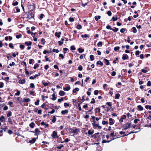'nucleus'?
<instances>
[{
  "label": "nucleus",
  "instance_id": "29",
  "mask_svg": "<svg viewBox=\"0 0 151 151\" xmlns=\"http://www.w3.org/2000/svg\"><path fill=\"white\" fill-rule=\"evenodd\" d=\"M81 37L83 38L84 37H85V38H86L87 37L89 38L90 37V35H87L86 34H85L84 35H81Z\"/></svg>",
  "mask_w": 151,
  "mask_h": 151
},
{
  "label": "nucleus",
  "instance_id": "43",
  "mask_svg": "<svg viewBox=\"0 0 151 151\" xmlns=\"http://www.w3.org/2000/svg\"><path fill=\"white\" fill-rule=\"evenodd\" d=\"M40 100L38 99L37 100V101L35 102V104L36 106H38L39 104Z\"/></svg>",
  "mask_w": 151,
  "mask_h": 151
},
{
  "label": "nucleus",
  "instance_id": "41",
  "mask_svg": "<svg viewBox=\"0 0 151 151\" xmlns=\"http://www.w3.org/2000/svg\"><path fill=\"white\" fill-rule=\"evenodd\" d=\"M90 60L91 61H93L94 59V56L93 55H90Z\"/></svg>",
  "mask_w": 151,
  "mask_h": 151
},
{
  "label": "nucleus",
  "instance_id": "12",
  "mask_svg": "<svg viewBox=\"0 0 151 151\" xmlns=\"http://www.w3.org/2000/svg\"><path fill=\"white\" fill-rule=\"evenodd\" d=\"M61 34V32H56L55 33V36L57 37L58 38H59L60 37V35Z\"/></svg>",
  "mask_w": 151,
  "mask_h": 151
},
{
  "label": "nucleus",
  "instance_id": "15",
  "mask_svg": "<svg viewBox=\"0 0 151 151\" xmlns=\"http://www.w3.org/2000/svg\"><path fill=\"white\" fill-rule=\"evenodd\" d=\"M24 44L28 46H30L32 44V42L31 41H26L25 42Z\"/></svg>",
  "mask_w": 151,
  "mask_h": 151
},
{
  "label": "nucleus",
  "instance_id": "32",
  "mask_svg": "<svg viewBox=\"0 0 151 151\" xmlns=\"http://www.w3.org/2000/svg\"><path fill=\"white\" fill-rule=\"evenodd\" d=\"M12 115V112L10 111H9L8 113L7 114V117H10Z\"/></svg>",
  "mask_w": 151,
  "mask_h": 151
},
{
  "label": "nucleus",
  "instance_id": "39",
  "mask_svg": "<svg viewBox=\"0 0 151 151\" xmlns=\"http://www.w3.org/2000/svg\"><path fill=\"white\" fill-rule=\"evenodd\" d=\"M110 136L112 137H114L115 136L114 131L112 130L111 131V132L110 134Z\"/></svg>",
  "mask_w": 151,
  "mask_h": 151
},
{
  "label": "nucleus",
  "instance_id": "61",
  "mask_svg": "<svg viewBox=\"0 0 151 151\" xmlns=\"http://www.w3.org/2000/svg\"><path fill=\"white\" fill-rule=\"evenodd\" d=\"M106 104L108 105L109 106H112L111 103V102H107L106 103Z\"/></svg>",
  "mask_w": 151,
  "mask_h": 151
},
{
  "label": "nucleus",
  "instance_id": "4",
  "mask_svg": "<svg viewBox=\"0 0 151 151\" xmlns=\"http://www.w3.org/2000/svg\"><path fill=\"white\" fill-rule=\"evenodd\" d=\"M51 136L53 139L58 138L59 137V136L57 135V132H56L55 131L53 132Z\"/></svg>",
  "mask_w": 151,
  "mask_h": 151
},
{
  "label": "nucleus",
  "instance_id": "54",
  "mask_svg": "<svg viewBox=\"0 0 151 151\" xmlns=\"http://www.w3.org/2000/svg\"><path fill=\"white\" fill-rule=\"evenodd\" d=\"M102 124L103 125L107 124H108V121H103Z\"/></svg>",
  "mask_w": 151,
  "mask_h": 151
},
{
  "label": "nucleus",
  "instance_id": "23",
  "mask_svg": "<svg viewBox=\"0 0 151 151\" xmlns=\"http://www.w3.org/2000/svg\"><path fill=\"white\" fill-rule=\"evenodd\" d=\"M132 32L134 33H136L137 32V29L135 27H132Z\"/></svg>",
  "mask_w": 151,
  "mask_h": 151
},
{
  "label": "nucleus",
  "instance_id": "7",
  "mask_svg": "<svg viewBox=\"0 0 151 151\" xmlns=\"http://www.w3.org/2000/svg\"><path fill=\"white\" fill-rule=\"evenodd\" d=\"M99 133L98 132L97 133H95L92 136V137H94V138H99L100 137Z\"/></svg>",
  "mask_w": 151,
  "mask_h": 151
},
{
  "label": "nucleus",
  "instance_id": "40",
  "mask_svg": "<svg viewBox=\"0 0 151 151\" xmlns=\"http://www.w3.org/2000/svg\"><path fill=\"white\" fill-rule=\"evenodd\" d=\"M103 45L102 42L100 41L97 44V46L98 47L102 46Z\"/></svg>",
  "mask_w": 151,
  "mask_h": 151
},
{
  "label": "nucleus",
  "instance_id": "16",
  "mask_svg": "<svg viewBox=\"0 0 151 151\" xmlns=\"http://www.w3.org/2000/svg\"><path fill=\"white\" fill-rule=\"evenodd\" d=\"M137 107L139 110L140 111H142L143 110V108L141 105H138Z\"/></svg>",
  "mask_w": 151,
  "mask_h": 151
},
{
  "label": "nucleus",
  "instance_id": "49",
  "mask_svg": "<svg viewBox=\"0 0 151 151\" xmlns=\"http://www.w3.org/2000/svg\"><path fill=\"white\" fill-rule=\"evenodd\" d=\"M9 47L12 49H14V47L13 46V44L12 43H10L9 44Z\"/></svg>",
  "mask_w": 151,
  "mask_h": 151
},
{
  "label": "nucleus",
  "instance_id": "14",
  "mask_svg": "<svg viewBox=\"0 0 151 151\" xmlns=\"http://www.w3.org/2000/svg\"><path fill=\"white\" fill-rule=\"evenodd\" d=\"M68 112V111L67 109H65L64 110H62L61 111V113L63 115H65V114H67Z\"/></svg>",
  "mask_w": 151,
  "mask_h": 151
},
{
  "label": "nucleus",
  "instance_id": "63",
  "mask_svg": "<svg viewBox=\"0 0 151 151\" xmlns=\"http://www.w3.org/2000/svg\"><path fill=\"white\" fill-rule=\"evenodd\" d=\"M69 21L70 22H73L74 21V19L73 18V17H70L69 18Z\"/></svg>",
  "mask_w": 151,
  "mask_h": 151
},
{
  "label": "nucleus",
  "instance_id": "33",
  "mask_svg": "<svg viewBox=\"0 0 151 151\" xmlns=\"http://www.w3.org/2000/svg\"><path fill=\"white\" fill-rule=\"evenodd\" d=\"M79 88H76L75 89H73V93H75L76 91H79Z\"/></svg>",
  "mask_w": 151,
  "mask_h": 151
},
{
  "label": "nucleus",
  "instance_id": "60",
  "mask_svg": "<svg viewBox=\"0 0 151 151\" xmlns=\"http://www.w3.org/2000/svg\"><path fill=\"white\" fill-rule=\"evenodd\" d=\"M4 83H3L0 82V88H2L4 87Z\"/></svg>",
  "mask_w": 151,
  "mask_h": 151
},
{
  "label": "nucleus",
  "instance_id": "64",
  "mask_svg": "<svg viewBox=\"0 0 151 151\" xmlns=\"http://www.w3.org/2000/svg\"><path fill=\"white\" fill-rule=\"evenodd\" d=\"M147 86H151V82L149 81L147 82Z\"/></svg>",
  "mask_w": 151,
  "mask_h": 151
},
{
  "label": "nucleus",
  "instance_id": "36",
  "mask_svg": "<svg viewBox=\"0 0 151 151\" xmlns=\"http://www.w3.org/2000/svg\"><path fill=\"white\" fill-rule=\"evenodd\" d=\"M118 19V18L117 17V16H116V17H112L111 19V20H112L113 22H114L116 20H117Z\"/></svg>",
  "mask_w": 151,
  "mask_h": 151
},
{
  "label": "nucleus",
  "instance_id": "18",
  "mask_svg": "<svg viewBox=\"0 0 151 151\" xmlns=\"http://www.w3.org/2000/svg\"><path fill=\"white\" fill-rule=\"evenodd\" d=\"M94 110L96 113H100V109L99 107H97L96 108H95L94 109Z\"/></svg>",
  "mask_w": 151,
  "mask_h": 151
},
{
  "label": "nucleus",
  "instance_id": "59",
  "mask_svg": "<svg viewBox=\"0 0 151 151\" xmlns=\"http://www.w3.org/2000/svg\"><path fill=\"white\" fill-rule=\"evenodd\" d=\"M99 93V91L97 90H96L94 91V94L95 95H97Z\"/></svg>",
  "mask_w": 151,
  "mask_h": 151
},
{
  "label": "nucleus",
  "instance_id": "45",
  "mask_svg": "<svg viewBox=\"0 0 151 151\" xmlns=\"http://www.w3.org/2000/svg\"><path fill=\"white\" fill-rule=\"evenodd\" d=\"M64 146L63 145H60L59 146H57L56 148L60 149H61L62 147H63Z\"/></svg>",
  "mask_w": 151,
  "mask_h": 151
},
{
  "label": "nucleus",
  "instance_id": "22",
  "mask_svg": "<svg viewBox=\"0 0 151 151\" xmlns=\"http://www.w3.org/2000/svg\"><path fill=\"white\" fill-rule=\"evenodd\" d=\"M56 118L55 116H54L52 117V123H55L56 120Z\"/></svg>",
  "mask_w": 151,
  "mask_h": 151
},
{
  "label": "nucleus",
  "instance_id": "35",
  "mask_svg": "<svg viewBox=\"0 0 151 151\" xmlns=\"http://www.w3.org/2000/svg\"><path fill=\"white\" fill-rule=\"evenodd\" d=\"M145 107L147 109H149L151 110V106L146 105L145 106Z\"/></svg>",
  "mask_w": 151,
  "mask_h": 151
},
{
  "label": "nucleus",
  "instance_id": "6",
  "mask_svg": "<svg viewBox=\"0 0 151 151\" xmlns=\"http://www.w3.org/2000/svg\"><path fill=\"white\" fill-rule=\"evenodd\" d=\"M38 138V136H37L36 138H33L32 139L29 140V142L31 144L34 143L36 141V139Z\"/></svg>",
  "mask_w": 151,
  "mask_h": 151
},
{
  "label": "nucleus",
  "instance_id": "57",
  "mask_svg": "<svg viewBox=\"0 0 151 151\" xmlns=\"http://www.w3.org/2000/svg\"><path fill=\"white\" fill-rule=\"evenodd\" d=\"M30 88H34L35 87V85L33 83H31L30 84Z\"/></svg>",
  "mask_w": 151,
  "mask_h": 151
},
{
  "label": "nucleus",
  "instance_id": "26",
  "mask_svg": "<svg viewBox=\"0 0 151 151\" xmlns=\"http://www.w3.org/2000/svg\"><path fill=\"white\" fill-rule=\"evenodd\" d=\"M78 50L80 53H82L84 51V49L81 48H79Z\"/></svg>",
  "mask_w": 151,
  "mask_h": 151
},
{
  "label": "nucleus",
  "instance_id": "48",
  "mask_svg": "<svg viewBox=\"0 0 151 151\" xmlns=\"http://www.w3.org/2000/svg\"><path fill=\"white\" fill-rule=\"evenodd\" d=\"M53 104H49V105H47V106L49 107V108H50V109H52L54 108V106H53L52 105Z\"/></svg>",
  "mask_w": 151,
  "mask_h": 151
},
{
  "label": "nucleus",
  "instance_id": "13",
  "mask_svg": "<svg viewBox=\"0 0 151 151\" xmlns=\"http://www.w3.org/2000/svg\"><path fill=\"white\" fill-rule=\"evenodd\" d=\"M59 94L61 96H64L65 94V93L63 91H60L59 92Z\"/></svg>",
  "mask_w": 151,
  "mask_h": 151
},
{
  "label": "nucleus",
  "instance_id": "3",
  "mask_svg": "<svg viewBox=\"0 0 151 151\" xmlns=\"http://www.w3.org/2000/svg\"><path fill=\"white\" fill-rule=\"evenodd\" d=\"M96 122L95 120H93V122L92 123V125L94 128H96V127H97L99 129H101V127L99 125V124H96Z\"/></svg>",
  "mask_w": 151,
  "mask_h": 151
},
{
  "label": "nucleus",
  "instance_id": "37",
  "mask_svg": "<svg viewBox=\"0 0 151 151\" xmlns=\"http://www.w3.org/2000/svg\"><path fill=\"white\" fill-rule=\"evenodd\" d=\"M5 119V117L3 116H2L1 117H0V121L3 122L4 121V120Z\"/></svg>",
  "mask_w": 151,
  "mask_h": 151
},
{
  "label": "nucleus",
  "instance_id": "27",
  "mask_svg": "<svg viewBox=\"0 0 151 151\" xmlns=\"http://www.w3.org/2000/svg\"><path fill=\"white\" fill-rule=\"evenodd\" d=\"M52 98L51 99L53 101L57 99V97L55 96V95L54 93L52 95Z\"/></svg>",
  "mask_w": 151,
  "mask_h": 151
},
{
  "label": "nucleus",
  "instance_id": "42",
  "mask_svg": "<svg viewBox=\"0 0 151 151\" xmlns=\"http://www.w3.org/2000/svg\"><path fill=\"white\" fill-rule=\"evenodd\" d=\"M114 29L112 28V30L113 31H114V32H117L118 31V30H119L118 28H116V27H114Z\"/></svg>",
  "mask_w": 151,
  "mask_h": 151
},
{
  "label": "nucleus",
  "instance_id": "25",
  "mask_svg": "<svg viewBox=\"0 0 151 151\" xmlns=\"http://www.w3.org/2000/svg\"><path fill=\"white\" fill-rule=\"evenodd\" d=\"M35 125V123L33 122H32L30 124H29V126L31 128H33L34 126Z\"/></svg>",
  "mask_w": 151,
  "mask_h": 151
},
{
  "label": "nucleus",
  "instance_id": "56",
  "mask_svg": "<svg viewBox=\"0 0 151 151\" xmlns=\"http://www.w3.org/2000/svg\"><path fill=\"white\" fill-rule=\"evenodd\" d=\"M13 104V103L12 102L9 101L8 102V104L11 107H13V106H12V105Z\"/></svg>",
  "mask_w": 151,
  "mask_h": 151
},
{
  "label": "nucleus",
  "instance_id": "62",
  "mask_svg": "<svg viewBox=\"0 0 151 151\" xmlns=\"http://www.w3.org/2000/svg\"><path fill=\"white\" fill-rule=\"evenodd\" d=\"M64 99L62 97L61 99H58V101L59 102H61L62 101H63Z\"/></svg>",
  "mask_w": 151,
  "mask_h": 151
},
{
  "label": "nucleus",
  "instance_id": "8",
  "mask_svg": "<svg viewBox=\"0 0 151 151\" xmlns=\"http://www.w3.org/2000/svg\"><path fill=\"white\" fill-rule=\"evenodd\" d=\"M31 132H32L34 133H36V135L37 136L38 134H39L37 133H40V131L39 130V129L37 128H36L35 129V132L34 131H32Z\"/></svg>",
  "mask_w": 151,
  "mask_h": 151
},
{
  "label": "nucleus",
  "instance_id": "47",
  "mask_svg": "<svg viewBox=\"0 0 151 151\" xmlns=\"http://www.w3.org/2000/svg\"><path fill=\"white\" fill-rule=\"evenodd\" d=\"M76 49L75 47L73 45L71 46L70 47V49L72 50H75Z\"/></svg>",
  "mask_w": 151,
  "mask_h": 151
},
{
  "label": "nucleus",
  "instance_id": "30",
  "mask_svg": "<svg viewBox=\"0 0 151 151\" xmlns=\"http://www.w3.org/2000/svg\"><path fill=\"white\" fill-rule=\"evenodd\" d=\"M120 96V95L119 93H117L115 95V99H119V97Z\"/></svg>",
  "mask_w": 151,
  "mask_h": 151
},
{
  "label": "nucleus",
  "instance_id": "2",
  "mask_svg": "<svg viewBox=\"0 0 151 151\" xmlns=\"http://www.w3.org/2000/svg\"><path fill=\"white\" fill-rule=\"evenodd\" d=\"M132 124L131 123L128 122L122 126L123 130H126L129 128H130L131 127Z\"/></svg>",
  "mask_w": 151,
  "mask_h": 151
},
{
  "label": "nucleus",
  "instance_id": "46",
  "mask_svg": "<svg viewBox=\"0 0 151 151\" xmlns=\"http://www.w3.org/2000/svg\"><path fill=\"white\" fill-rule=\"evenodd\" d=\"M78 69L79 71H81L83 69L82 66L81 65H80L78 67Z\"/></svg>",
  "mask_w": 151,
  "mask_h": 151
},
{
  "label": "nucleus",
  "instance_id": "9",
  "mask_svg": "<svg viewBox=\"0 0 151 151\" xmlns=\"http://www.w3.org/2000/svg\"><path fill=\"white\" fill-rule=\"evenodd\" d=\"M128 56L127 54H125L123 55L122 59V60H124L128 59Z\"/></svg>",
  "mask_w": 151,
  "mask_h": 151
},
{
  "label": "nucleus",
  "instance_id": "28",
  "mask_svg": "<svg viewBox=\"0 0 151 151\" xmlns=\"http://www.w3.org/2000/svg\"><path fill=\"white\" fill-rule=\"evenodd\" d=\"M30 101V99L28 98L27 99H23V102H29Z\"/></svg>",
  "mask_w": 151,
  "mask_h": 151
},
{
  "label": "nucleus",
  "instance_id": "52",
  "mask_svg": "<svg viewBox=\"0 0 151 151\" xmlns=\"http://www.w3.org/2000/svg\"><path fill=\"white\" fill-rule=\"evenodd\" d=\"M22 37V35L21 34H19V35H17L16 36V37L17 39L20 38Z\"/></svg>",
  "mask_w": 151,
  "mask_h": 151
},
{
  "label": "nucleus",
  "instance_id": "34",
  "mask_svg": "<svg viewBox=\"0 0 151 151\" xmlns=\"http://www.w3.org/2000/svg\"><path fill=\"white\" fill-rule=\"evenodd\" d=\"M45 41L44 39L42 38L41 40V43L42 45H44L45 44Z\"/></svg>",
  "mask_w": 151,
  "mask_h": 151
},
{
  "label": "nucleus",
  "instance_id": "5",
  "mask_svg": "<svg viewBox=\"0 0 151 151\" xmlns=\"http://www.w3.org/2000/svg\"><path fill=\"white\" fill-rule=\"evenodd\" d=\"M73 129L72 130V132L75 134H76L80 131V129L79 128H77L76 127H73Z\"/></svg>",
  "mask_w": 151,
  "mask_h": 151
},
{
  "label": "nucleus",
  "instance_id": "38",
  "mask_svg": "<svg viewBox=\"0 0 151 151\" xmlns=\"http://www.w3.org/2000/svg\"><path fill=\"white\" fill-rule=\"evenodd\" d=\"M120 49V47L119 46L115 47L114 48V50L115 51H119Z\"/></svg>",
  "mask_w": 151,
  "mask_h": 151
},
{
  "label": "nucleus",
  "instance_id": "50",
  "mask_svg": "<svg viewBox=\"0 0 151 151\" xmlns=\"http://www.w3.org/2000/svg\"><path fill=\"white\" fill-rule=\"evenodd\" d=\"M39 64H38L37 63H36L34 65L33 68L34 69H35L37 68L39 66Z\"/></svg>",
  "mask_w": 151,
  "mask_h": 151
},
{
  "label": "nucleus",
  "instance_id": "1",
  "mask_svg": "<svg viewBox=\"0 0 151 151\" xmlns=\"http://www.w3.org/2000/svg\"><path fill=\"white\" fill-rule=\"evenodd\" d=\"M35 12L32 10L28 12H25L24 14L23 17H22L23 19H30L32 18L34 19Z\"/></svg>",
  "mask_w": 151,
  "mask_h": 151
},
{
  "label": "nucleus",
  "instance_id": "17",
  "mask_svg": "<svg viewBox=\"0 0 151 151\" xmlns=\"http://www.w3.org/2000/svg\"><path fill=\"white\" fill-rule=\"evenodd\" d=\"M8 122L10 124H13V122L12 121V119L11 118L9 117V118H8Z\"/></svg>",
  "mask_w": 151,
  "mask_h": 151
},
{
  "label": "nucleus",
  "instance_id": "19",
  "mask_svg": "<svg viewBox=\"0 0 151 151\" xmlns=\"http://www.w3.org/2000/svg\"><path fill=\"white\" fill-rule=\"evenodd\" d=\"M70 89V86H68L66 88H63V90L65 91H68Z\"/></svg>",
  "mask_w": 151,
  "mask_h": 151
},
{
  "label": "nucleus",
  "instance_id": "24",
  "mask_svg": "<svg viewBox=\"0 0 151 151\" xmlns=\"http://www.w3.org/2000/svg\"><path fill=\"white\" fill-rule=\"evenodd\" d=\"M104 60L106 62L105 64L106 65H108L110 64L109 61L106 58H104Z\"/></svg>",
  "mask_w": 151,
  "mask_h": 151
},
{
  "label": "nucleus",
  "instance_id": "55",
  "mask_svg": "<svg viewBox=\"0 0 151 151\" xmlns=\"http://www.w3.org/2000/svg\"><path fill=\"white\" fill-rule=\"evenodd\" d=\"M107 14L109 16H111L112 15V13L111 11H109L107 12Z\"/></svg>",
  "mask_w": 151,
  "mask_h": 151
},
{
  "label": "nucleus",
  "instance_id": "20",
  "mask_svg": "<svg viewBox=\"0 0 151 151\" xmlns=\"http://www.w3.org/2000/svg\"><path fill=\"white\" fill-rule=\"evenodd\" d=\"M18 2L16 1H14L12 3V5L14 6H15L18 5Z\"/></svg>",
  "mask_w": 151,
  "mask_h": 151
},
{
  "label": "nucleus",
  "instance_id": "51",
  "mask_svg": "<svg viewBox=\"0 0 151 151\" xmlns=\"http://www.w3.org/2000/svg\"><path fill=\"white\" fill-rule=\"evenodd\" d=\"M76 28L77 29H81L82 26H81V25L79 24L77 25V26H76Z\"/></svg>",
  "mask_w": 151,
  "mask_h": 151
},
{
  "label": "nucleus",
  "instance_id": "53",
  "mask_svg": "<svg viewBox=\"0 0 151 151\" xmlns=\"http://www.w3.org/2000/svg\"><path fill=\"white\" fill-rule=\"evenodd\" d=\"M106 28L108 29H110L112 30V28H111V26L108 25L106 26Z\"/></svg>",
  "mask_w": 151,
  "mask_h": 151
},
{
  "label": "nucleus",
  "instance_id": "44",
  "mask_svg": "<svg viewBox=\"0 0 151 151\" xmlns=\"http://www.w3.org/2000/svg\"><path fill=\"white\" fill-rule=\"evenodd\" d=\"M94 133L93 130L91 131L90 130H89L88 131V134L89 135H92Z\"/></svg>",
  "mask_w": 151,
  "mask_h": 151
},
{
  "label": "nucleus",
  "instance_id": "58",
  "mask_svg": "<svg viewBox=\"0 0 151 151\" xmlns=\"http://www.w3.org/2000/svg\"><path fill=\"white\" fill-rule=\"evenodd\" d=\"M20 48L22 50H23L24 48V46L23 45L21 44L20 45Z\"/></svg>",
  "mask_w": 151,
  "mask_h": 151
},
{
  "label": "nucleus",
  "instance_id": "10",
  "mask_svg": "<svg viewBox=\"0 0 151 151\" xmlns=\"http://www.w3.org/2000/svg\"><path fill=\"white\" fill-rule=\"evenodd\" d=\"M18 82L19 84H24L25 83L26 81L24 79H20L19 81Z\"/></svg>",
  "mask_w": 151,
  "mask_h": 151
},
{
  "label": "nucleus",
  "instance_id": "11",
  "mask_svg": "<svg viewBox=\"0 0 151 151\" xmlns=\"http://www.w3.org/2000/svg\"><path fill=\"white\" fill-rule=\"evenodd\" d=\"M137 131L134 132V131H131V132H129L127 134H124L121 137H125V136H127L128 135H129V134H131L134 133H137Z\"/></svg>",
  "mask_w": 151,
  "mask_h": 151
},
{
  "label": "nucleus",
  "instance_id": "31",
  "mask_svg": "<svg viewBox=\"0 0 151 151\" xmlns=\"http://www.w3.org/2000/svg\"><path fill=\"white\" fill-rule=\"evenodd\" d=\"M101 17L100 16L98 15L97 16H95L94 17L96 21H97L98 19H100L101 18Z\"/></svg>",
  "mask_w": 151,
  "mask_h": 151
},
{
  "label": "nucleus",
  "instance_id": "21",
  "mask_svg": "<svg viewBox=\"0 0 151 151\" xmlns=\"http://www.w3.org/2000/svg\"><path fill=\"white\" fill-rule=\"evenodd\" d=\"M96 64L97 65H100L101 66H103V63L101 62V60H99L97 61L96 63Z\"/></svg>",
  "mask_w": 151,
  "mask_h": 151
}]
</instances>
